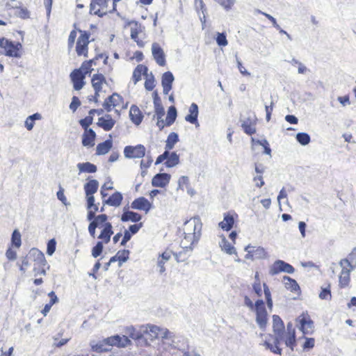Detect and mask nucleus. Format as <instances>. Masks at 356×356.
Returning a JSON list of instances; mask_svg holds the SVG:
<instances>
[{
	"label": "nucleus",
	"instance_id": "f257e3e1",
	"mask_svg": "<svg viewBox=\"0 0 356 356\" xmlns=\"http://www.w3.org/2000/svg\"><path fill=\"white\" fill-rule=\"evenodd\" d=\"M244 304L255 314V321L260 329L266 330L268 321V309L273 307L270 287L266 283L262 285L252 284L249 295L244 296Z\"/></svg>",
	"mask_w": 356,
	"mask_h": 356
},
{
	"label": "nucleus",
	"instance_id": "f03ea898",
	"mask_svg": "<svg viewBox=\"0 0 356 356\" xmlns=\"http://www.w3.org/2000/svg\"><path fill=\"white\" fill-rule=\"evenodd\" d=\"M99 228L101 232L97 238L99 241L92 249V255L97 258L99 257L104 248V244H107L111 240V236L113 234V226L108 221V216L106 214H100L92 219L88 225V232L92 238L96 237V229Z\"/></svg>",
	"mask_w": 356,
	"mask_h": 356
},
{
	"label": "nucleus",
	"instance_id": "7ed1b4c3",
	"mask_svg": "<svg viewBox=\"0 0 356 356\" xmlns=\"http://www.w3.org/2000/svg\"><path fill=\"white\" fill-rule=\"evenodd\" d=\"M202 222L199 218H192L186 221L184 225V236L180 241V252H173L178 262L186 259V252L192 249L193 245L197 243L202 234Z\"/></svg>",
	"mask_w": 356,
	"mask_h": 356
},
{
	"label": "nucleus",
	"instance_id": "20e7f679",
	"mask_svg": "<svg viewBox=\"0 0 356 356\" xmlns=\"http://www.w3.org/2000/svg\"><path fill=\"white\" fill-rule=\"evenodd\" d=\"M91 33L88 31L81 30L74 24L67 38V49L70 51L73 49L77 56L87 58L88 56L89 44Z\"/></svg>",
	"mask_w": 356,
	"mask_h": 356
},
{
	"label": "nucleus",
	"instance_id": "39448f33",
	"mask_svg": "<svg viewBox=\"0 0 356 356\" xmlns=\"http://www.w3.org/2000/svg\"><path fill=\"white\" fill-rule=\"evenodd\" d=\"M47 260L44 254L37 248H31L29 252L22 259L19 269L23 273L31 266H33V271L35 276L45 275V266Z\"/></svg>",
	"mask_w": 356,
	"mask_h": 356
},
{
	"label": "nucleus",
	"instance_id": "423d86ee",
	"mask_svg": "<svg viewBox=\"0 0 356 356\" xmlns=\"http://www.w3.org/2000/svg\"><path fill=\"white\" fill-rule=\"evenodd\" d=\"M280 341H284L286 346L289 347L292 350L296 346V329L291 323H287L286 330H284V334L282 337L280 338L276 336L274 339L273 344L268 341H265L264 346L272 353L281 355L282 350L279 346Z\"/></svg>",
	"mask_w": 356,
	"mask_h": 356
},
{
	"label": "nucleus",
	"instance_id": "0eeeda50",
	"mask_svg": "<svg viewBox=\"0 0 356 356\" xmlns=\"http://www.w3.org/2000/svg\"><path fill=\"white\" fill-rule=\"evenodd\" d=\"M98 60L99 58L96 56L92 59L85 60L79 68L74 69L70 73V76L74 90H79L84 86L86 76L94 70L92 65H96Z\"/></svg>",
	"mask_w": 356,
	"mask_h": 356
},
{
	"label": "nucleus",
	"instance_id": "6e6552de",
	"mask_svg": "<svg viewBox=\"0 0 356 356\" xmlns=\"http://www.w3.org/2000/svg\"><path fill=\"white\" fill-rule=\"evenodd\" d=\"M99 183L96 179H90L84 185V191L86 195L88 220H92L97 216L95 213L98 211L99 207L95 204L94 194L97 191Z\"/></svg>",
	"mask_w": 356,
	"mask_h": 356
},
{
	"label": "nucleus",
	"instance_id": "1a4fd4ad",
	"mask_svg": "<svg viewBox=\"0 0 356 356\" xmlns=\"http://www.w3.org/2000/svg\"><path fill=\"white\" fill-rule=\"evenodd\" d=\"M154 111L156 118V125L160 130H162L165 127L172 125L177 118V109L174 106L169 107L165 120L163 119L165 115V111L161 104L154 106Z\"/></svg>",
	"mask_w": 356,
	"mask_h": 356
},
{
	"label": "nucleus",
	"instance_id": "9d476101",
	"mask_svg": "<svg viewBox=\"0 0 356 356\" xmlns=\"http://www.w3.org/2000/svg\"><path fill=\"white\" fill-rule=\"evenodd\" d=\"M90 10V13L100 17L117 12L111 0H91Z\"/></svg>",
	"mask_w": 356,
	"mask_h": 356
},
{
	"label": "nucleus",
	"instance_id": "9b49d317",
	"mask_svg": "<svg viewBox=\"0 0 356 356\" xmlns=\"http://www.w3.org/2000/svg\"><path fill=\"white\" fill-rule=\"evenodd\" d=\"M124 27L129 29L131 38L136 42L137 45L139 47H143L147 38L145 27L136 21L127 22Z\"/></svg>",
	"mask_w": 356,
	"mask_h": 356
},
{
	"label": "nucleus",
	"instance_id": "f8f14e48",
	"mask_svg": "<svg viewBox=\"0 0 356 356\" xmlns=\"http://www.w3.org/2000/svg\"><path fill=\"white\" fill-rule=\"evenodd\" d=\"M127 104L124 98L119 94L114 92L106 99L103 103L104 109L107 112L115 111L118 115L120 113L127 108Z\"/></svg>",
	"mask_w": 356,
	"mask_h": 356
},
{
	"label": "nucleus",
	"instance_id": "ddd939ff",
	"mask_svg": "<svg viewBox=\"0 0 356 356\" xmlns=\"http://www.w3.org/2000/svg\"><path fill=\"white\" fill-rule=\"evenodd\" d=\"M141 331L147 339L154 341L157 339H167L169 337L170 332L167 328L161 327L152 324L141 325Z\"/></svg>",
	"mask_w": 356,
	"mask_h": 356
},
{
	"label": "nucleus",
	"instance_id": "4468645a",
	"mask_svg": "<svg viewBox=\"0 0 356 356\" xmlns=\"http://www.w3.org/2000/svg\"><path fill=\"white\" fill-rule=\"evenodd\" d=\"M0 47L8 57L19 58L22 56V45L20 42H13L5 38H0Z\"/></svg>",
	"mask_w": 356,
	"mask_h": 356
},
{
	"label": "nucleus",
	"instance_id": "2eb2a0df",
	"mask_svg": "<svg viewBox=\"0 0 356 356\" xmlns=\"http://www.w3.org/2000/svg\"><path fill=\"white\" fill-rule=\"evenodd\" d=\"M91 84L95 90L94 101L97 102L100 92H102L104 87L108 85L106 79L102 74H94L91 78Z\"/></svg>",
	"mask_w": 356,
	"mask_h": 356
},
{
	"label": "nucleus",
	"instance_id": "dca6fc26",
	"mask_svg": "<svg viewBox=\"0 0 356 356\" xmlns=\"http://www.w3.org/2000/svg\"><path fill=\"white\" fill-rule=\"evenodd\" d=\"M299 329L303 334H312L314 332V322L307 312L302 313L297 318Z\"/></svg>",
	"mask_w": 356,
	"mask_h": 356
},
{
	"label": "nucleus",
	"instance_id": "f3484780",
	"mask_svg": "<svg viewBox=\"0 0 356 356\" xmlns=\"http://www.w3.org/2000/svg\"><path fill=\"white\" fill-rule=\"evenodd\" d=\"M146 148L143 145H127L124 148L125 158L130 159H142L145 156Z\"/></svg>",
	"mask_w": 356,
	"mask_h": 356
},
{
	"label": "nucleus",
	"instance_id": "a211bd4d",
	"mask_svg": "<svg viewBox=\"0 0 356 356\" xmlns=\"http://www.w3.org/2000/svg\"><path fill=\"white\" fill-rule=\"evenodd\" d=\"M246 254L245 258L250 260L264 259L267 257L268 254L266 250L260 246H253L248 245L245 248Z\"/></svg>",
	"mask_w": 356,
	"mask_h": 356
},
{
	"label": "nucleus",
	"instance_id": "6ab92c4d",
	"mask_svg": "<svg viewBox=\"0 0 356 356\" xmlns=\"http://www.w3.org/2000/svg\"><path fill=\"white\" fill-rule=\"evenodd\" d=\"M103 343L109 346L125 348L130 346L131 344V341L127 336H120L116 334L104 339L103 340Z\"/></svg>",
	"mask_w": 356,
	"mask_h": 356
},
{
	"label": "nucleus",
	"instance_id": "aec40b11",
	"mask_svg": "<svg viewBox=\"0 0 356 356\" xmlns=\"http://www.w3.org/2000/svg\"><path fill=\"white\" fill-rule=\"evenodd\" d=\"M238 215L234 211H229L223 214V220L218 223V227L223 231L229 232L234 226Z\"/></svg>",
	"mask_w": 356,
	"mask_h": 356
},
{
	"label": "nucleus",
	"instance_id": "412c9836",
	"mask_svg": "<svg viewBox=\"0 0 356 356\" xmlns=\"http://www.w3.org/2000/svg\"><path fill=\"white\" fill-rule=\"evenodd\" d=\"M294 270V268L291 264L282 260H277L270 266L269 273L271 275H277L282 272L292 274Z\"/></svg>",
	"mask_w": 356,
	"mask_h": 356
},
{
	"label": "nucleus",
	"instance_id": "4be33fe9",
	"mask_svg": "<svg viewBox=\"0 0 356 356\" xmlns=\"http://www.w3.org/2000/svg\"><path fill=\"white\" fill-rule=\"evenodd\" d=\"M178 135L176 133L172 132L168 135L165 142V151L156 158L155 164H159L162 163L163 161H165V159L168 155V151L173 149L175 145L178 142Z\"/></svg>",
	"mask_w": 356,
	"mask_h": 356
},
{
	"label": "nucleus",
	"instance_id": "5701e85b",
	"mask_svg": "<svg viewBox=\"0 0 356 356\" xmlns=\"http://www.w3.org/2000/svg\"><path fill=\"white\" fill-rule=\"evenodd\" d=\"M340 264L343 267L339 274V285L340 288L343 289L348 286L350 280V270L348 269L344 266H350V263L348 259H345L341 260Z\"/></svg>",
	"mask_w": 356,
	"mask_h": 356
},
{
	"label": "nucleus",
	"instance_id": "b1692460",
	"mask_svg": "<svg viewBox=\"0 0 356 356\" xmlns=\"http://www.w3.org/2000/svg\"><path fill=\"white\" fill-rule=\"evenodd\" d=\"M152 56L154 57V59L155 60L156 63L161 67H164L166 65V60H165V55L163 50V49L161 47V46L156 43L154 42L152 44Z\"/></svg>",
	"mask_w": 356,
	"mask_h": 356
},
{
	"label": "nucleus",
	"instance_id": "393cba45",
	"mask_svg": "<svg viewBox=\"0 0 356 356\" xmlns=\"http://www.w3.org/2000/svg\"><path fill=\"white\" fill-rule=\"evenodd\" d=\"M170 177V175L168 173L156 174L152 179V185L154 187L165 188L169 184Z\"/></svg>",
	"mask_w": 356,
	"mask_h": 356
},
{
	"label": "nucleus",
	"instance_id": "a878e982",
	"mask_svg": "<svg viewBox=\"0 0 356 356\" xmlns=\"http://www.w3.org/2000/svg\"><path fill=\"white\" fill-rule=\"evenodd\" d=\"M115 124V120L112 118L111 115H106L98 119L97 125L101 127L105 131H111Z\"/></svg>",
	"mask_w": 356,
	"mask_h": 356
},
{
	"label": "nucleus",
	"instance_id": "bb28decb",
	"mask_svg": "<svg viewBox=\"0 0 356 356\" xmlns=\"http://www.w3.org/2000/svg\"><path fill=\"white\" fill-rule=\"evenodd\" d=\"M131 207L134 209L142 210L147 213L152 208V204L146 198L140 197L131 202Z\"/></svg>",
	"mask_w": 356,
	"mask_h": 356
},
{
	"label": "nucleus",
	"instance_id": "cd10ccee",
	"mask_svg": "<svg viewBox=\"0 0 356 356\" xmlns=\"http://www.w3.org/2000/svg\"><path fill=\"white\" fill-rule=\"evenodd\" d=\"M174 76L172 72H166L163 74L161 77V84L163 86V93L168 95L172 89Z\"/></svg>",
	"mask_w": 356,
	"mask_h": 356
},
{
	"label": "nucleus",
	"instance_id": "c85d7f7f",
	"mask_svg": "<svg viewBox=\"0 0 356 356\" xmlns=\"http://www.w3.org/2000/svg\"><path fill=\"white\" fill-rule=\"evenodd\" d=\"M273 330L275 336L282 337L284 334V325L278 315L273 316Z\"/></svg>",
	"mask_w": 356,
	"mask_h": 356
},
{
	"label": "nucleus",
	"instance_id": "c756f323",
	"mask_svg": "<svg viewBox=\"0 0 356 356\" xmlns=\"http://www.w3.org/2000/svg\"><path fill=\"white\" fill-rule=\"evenodd\" d=\"M148 68L146 65L143 64L138 65L134 70L132 74V80L134 84L137 83L141 80L142 76H146L148 74Z\"/></svg>",
	"mask_w": 356,
	"mask_h": 356
},
{
	"label": "nucleus",
	"instance_id": "7c9ffc66",
	"mask_svg": "<svg viewBox=\"0 0 356 356\" xmlns=\"http://www.w3.org/2000/svg\"><path fill=\"white\" fill-rule=\"evenodd\" d=\"M96 134L92 129L84 131L82 135V145L85 147H92L95 145Z\"/></svg>",
	"mask_w": 356,
	"mask_h": 356
},
{
	"label": "nucleus",
	"instance_id": "2f4dec72",
	"mask_svg": "<svg viewBox=\"0 0 356 356\" xmlns=\"http://www.w3.org/2000/svg\"><path fill=\"white\" fill-rule=\"evenodd\" d=\"M129 118L134 124L139 125L143 121V115L137 106L132 105L129 110Z\"/></svg>",
	"mask_w": 356,
	"mask_h": 356
},
{
	"label": "nucleus",
	"instance_id": "473e14b6",
	"mask_svg": "<svg viewBox=\"0 0 356 356\" xmlns=\"http://www.w3.org/2000/svg\"><path fill=\"white\" fill-rule=\"evenodd\" d=\"M189 113L185 117L186 121L191 124H197L198 117V106L195 103H192L188 109Z\"/></svg>",
	"mask_w": 356,
	"mask_h": 356
},
{
	"label": "nucleus",
	"instance_id": "72a5a7b5",
	"mask_svg": "<svg viewBox=\"0 0 356 356\" xmlns=\"http://www.w3.org/2000/svg\"><path fill=\"white\" fill-rule=\"evenodd\" d=\"M123 200V196L120 192H115L108 199L104 200V203L112 207H119Z\"/></svg>",
	"mask_w": 356,
	"mask_h": 356
},
{
	"label": "nucleus",
	"instance_id": "f704fd0d",
	"mask_svg": "<svg viewBox=\"0 0 356 356\" xmlns=\"http://www.w3.org/2000/svg\"><path fill=\"white\" fill-rule=\"evenodd\" d=\"M255 125L256 121L250 118L245 120L241 124V127L244 132L250 136L256 133Z\"/></svg>",
	"mask_w": 356,
	"mask_h": 356
},
{
	"label": "nucleus",
	"instance_id": "c9c22d12",
	"mask_svg": "<svg viewBox=\"0 0 356 356\" xmlns=\"http://www.w3.org/2000/svg\"><path fill=\"white\" fill-rule=\"evenodd\" d=\"M142 216L140 214L131 211H124L121 216V220L122 222L131 221L137 222H139Z\"/></svg>",
	"mask_w": 356,
	"mask_h": 356
},
{
	"label": "nucleus",
	"instance_id": "e433bc0d",
	"mask_svg": "<svg viewBox=\"0 0 356 356\" xmlns=\"http://www.w3.org/2000/svg\"><path fill=\"white\" fill-rule=\"evenodd\" d=\"M125 332L128 335L127 337L134 340L140 339L144 337L143 332L141 331V326L140 330H136L134 326H128L125 328Z\"/></svg>",
	"mask_w": 356,
	"mask_h": 356
},
{
	"label": "nucleus",
	"instance_id": "4c0bfd02",
	"mask_svg": "<svg viewBox=\"0 0 356 356\" xmlns=\"http://www.w3.org/2000/svg\"><path fill=\"white\" fill-rule=\"evenodd\" d=\"M318 297L321 300H330L332 298L331 284L325 282L321 287L318 294Z\"/></svg>",
	"mask_w": 356,
	"mask_h": 356
},
{
	"label": "nucleus",
	"instance_id": "58836bf2",
	"mask_svg": "<svg viewBox=\"0 0 356 356\" xmlns=\"http://www.w3.org/2000/svg\"><path fill=\"white\" fill-rule=\"evenodd\" d=\"M129 255V251L128 250H119L115 256L110 259V262L118 261L120 266L123 262H125L128 259Z\"/></svg>",
	"mask_w": 356,
	"mask_h": 356
},
{
	"label": "nucleus",
	"instance_id": "ea45409f",
	"mask_svg": "<svg viewBox=\"0 0 356 356\" xmlns=\"http://www.w3.org/2000/svg\"><path fill=\"white\" fill-rule=\"evenodd\" d=\"M112 147V141L106 140L103 143H99L96 147V154L97 155L105 154L109 152Z\"/></svg>",
	"mask_w": 356,
	"mask_h": 356
},
{
	"label": "nucleus",
	"instance_id": "a19ab883",
	"mask_svg": "<svg viewBox=\"0 0 356 356\" xmlns=\"http://www.w3.org/2000/svg\"><path fill=\"white\" fill-rule=\"evenodd\" d=\"M165 160H166L165 163V165L168 168H172L177 165L179 163V157L176 152H173L170 153L168 152V155Z\"/></svg>",
	"mask_w": 356,
	"mask_h": 356
},
{
	"label": "nucleus",
	"instance_id": "79ce46f5",
	"mask_svg": "<svg viewBox=\"0 0 356 356\" xmlns=\"http://www.w3.org/2000/svg\"><path fill=\"white\" fill-rule=\"evenodd\" d=\"M172 252L166 250L163 252L158 259V266L160 268V272L163 273L165 271L164 264L171 257Z\"/></svg>",
	"mask_w": 356,
	"mask_h": 356
},
{
	"label": "nucleus",
	"instance_id": "37998d69",
	"mask_svg": "<svg viewBox=\"0 0 356 356\" xmlns=\"http://www.w3.org/2000/svg\"><path fill=\"white\" fill-rule=\"evenodd\" d=\"M284 282L285 287L291 291L296 292L300 289L297 282L290 277L284 276Z\"/></svg>",
	"mask_w": 356,
	"mask_h": 356
},
{
	"label": "nucleus",
	"instance_id": "c03bdc74",
	"mask_svg": "<svg viewBox=\"0 0 356 356\" xmlns=\"http://www.w3.org/2000/svg\"><path fill=\"white\" fill-rule=\"evenodd\" d=\"M77 167L83 172L94 173L97 171V166L90 162L79 163Z\"/></svg>",
	"mask_w": 356,
	"mask_h": 356
},
{
	"label": "nucleus",
	"instance_id": "a18cd8bd",
	"mask_svg": "<svg viewBox=\"0 0 356 356\" xmlns=\"http://www.w3.org/2000/svg\"><path fill=\"white\" fill-rule=\"evenodd\" d=\"M144 86L148 91H152L156 86V80L152 72H150L145 77Z\"/></svg>",
	"mask_w": 356,
	"mask_h": 356
},
{
	"label": "nucleus",
	"instance_id": "49530a36",
	"mask_svg": "<svg viewBox=\"0 0 356 356\" xmlns=\"http://www.w3.org/2000/svg\"><path fill=\"white\" fill-rule=\"evenodd\" d=\"M22 245V236L21 234L17 229H15L11 236L10 245L15 248L19 249Z\"/></svg>",
	"mask_w": 356,
	"mask_h": 356
},
{
	"label": "nucleus",
	"instance_id": "de8ad7c7",
	"mask_svg": "<svg viewBox=\"0 0 356 356\" xmlns=\"http://www.w3.org/2000/svg\"><path fill=\"white\" fill-rule=\"evenodd\" d=\"M49 296L50 297V302L48 304H46L43 308V309L41 311L42 314L44 316H46L47 313L51 309V307L54 304H55L57 300V296H56L55 293L54 291H51L49 293Z\"/></svg>",
	"mask_w": 356,
	"mask_h": 356
},
{
	"label": "nucleus",
	"instance_id": "09e8293b",
	"mask_svg": "<svg viewBox=\"0 0 356 356\" xmlns=\"http://www.w3.org/2000/svg\"><path fill=\"white\" fill-rule=\"evenodd\" d=\"M41 115L40 113H34L32 115L29 116L25 120V127L29 131H31L35 124V120H40Z\"/></svg>",
	"mask_w": 356,
	"mask_h": 356
},
{
	"label": "nucleus",
	"instance_id": "8fccbe9b",
	"mask_svg": "<svg viewBox=\"0 0 356 356\" xmlns=\"http://www.w3.org/2000/svg\"><path fill=\"white\" fill-rule=\"evenodd\" d=\"M197 5L196 7L197 11L198 13L201 12L203 15L202 17L200 18L201 22L203 24L206 23V14H207V8L206 5L204 3L203 0H198L197 2Z\"/></svg>",
	"mask_w": 356,
	"mask_h": 356
},
{
	"label": "nucleus",
	"instance_id": "3c124183",
	"mask_svg": "<svg viewBox=\"0 0 356 356\" xmlns=\"http://www.w3.org/2000/svg\"><path fill=\"white\" fill-rule=\"evenodd\" d=\"M220 247L223 251L229 254H233L236 252L235 248L229 243L225 238L222 241V243L220 244Z\"/></svg>",
	"mask_w": 356,
	"mask_h": 356
},
{
	"label": "nucleus",
	"instance_id": "603ef678",
	"mask_svg": "<svg viewBox=\"0 0 356 356\" xmlns=\"http://www.w3.org/2000/svg\"><path fill=\"white\" fill-rule=\"evenodd\" d=\"M93 118L92 116H86L79 120V124L84 131L91 129L90 126L92 124Z\"/></svg>",
	"mask_w": 356,
	"mask_h": 356
},
{
	"label": "nucleus",
	"instance_id": "864d4df0",
	"mask_svg": "<svg viewBox=\"0 0 356 356\" xmlns=\"http://www.w3.org/2000/svg\"><path fill=\"white\" fill-rule=\"evenodd\" d=\"M252 140L253 143H255L256 144H258V145L262 146L264 147V152L265 154H266L269 156L271 155V149L270 147L268 142L266 140H265V139L261 140H257L254 141V140L252 138Z\"/></svg>",
	"mask_w": 356,
	"mask_h": 356
},
{
	"label": "nucleus",
	"instance_id": "5fc2aeb1",
	"mask_svg": "<svg viewBox=\"0 0 356 356\" xmlns=\"http://www.w3.org/2000/svg\"><path fill=\"white\" fill-rule=\"evenodd\" d=\"M296 139L302 145H306L310 142V136L306 133H298Z\"/></svg>",
	"mask_w": 356,
	"mask_h": 356
},
{
	"label": "nucleus",
	"instance_id": "6e6d98bb",
	"mask_svg": "<svg viewBox=\"0 0 356 356\" xmlns=\"http://www.w3.org/2000/svg\"><path fill=\"white\" fill-rule=\"evenodd\" d=\"M113 189V186L112 181H108L105 182L102 185V186L101 188V191H100L102 198H104L108 195V194L106 193V191H111Z\"/></svg>",
	"mask_w": 356,
	"mask_h": 356
},
{
	"label": "nucleus",
	"instance_id": "4d7b16f0",
	"mask_svg": "<svg viewBox=\"0 0 356 356\" xmlns=\"http://www.w3.org/2000/svg\"><path fill=\"white\" fill-rule=\"evenodd\" d=\"M226 10H229L234 5L235 0H215Z\"/></svg>",
	"mask_w": 356,
	"mask_h": 356
},
{
	"label": "nucleus",
	"instance_id": "13d9d810",
	"mask_svg": "<svg viewBox=\"0 0 356 356\" xmlns=\"http://www.w3.org/2000/svg\"><path fill=\"white\" fill-rule=\"evenodd\" d=\"M256 12L257 13H259V14L264 15L268 20L270 21V22L272 23L273 26L275 28H276L277 29H280V26L277 23L276 19L273 16H271L270 15H269V14H268L266 13L262 12L260 10H257Z\"/></svg>",
	"mask_w": 356,
	"mask_h": 356
},
{
	"label": "nucleus",
	"instance_id": "bf43d9fd",
	"mask_svg": "<svg viewBox=\"0 0 356 356\" xmlns=\"http://www.w3.org/2000/svg\"><path fill=\"white\" fill-rule=\"evenodd\" d=\"M56 240L54 238L49 240L47 243V254L52 255L56 250Z\"/></svg>",
	"mask_w": 356,
	"mask_h": 356
},
{
	"label": "nucleus",
	"instance_id": "052dcab7",
	"mask_svg": "<svg viewBox=\"0 0 356 356\" xmlns=\"http://www.w3.org/2000/svg\"><path fill=\"white\" fill-rule=\"evenodd\" d=\"M13 248L10 245L6 252V257L9 261H14L17 259V252L13 250Z\"/></svg>",
	"mask_w": 356,
	"mask_h": 356
},
{
	"label": "nucleus",
	"instance_id": "680f3d73",
	"mask_svg": "<svg viewBox=\"0 0 356 356\" xmlns=\"http://www.w3.org/2000/svg\"><path fill=\"white\" fill-rule=\"evenodd\" d=\"M253 182L256 187L261 188L265 184L263 174H257V175L253 177Z\"/></svg>",
	"mask_w": 356,
	"mask_h": 356
},
{
	"label": "nucleus",
	"instance_id": "e2e57ef3",
	"mask_svg": "<svg viewBox=\"0 0 356 356\" xmlns=\"http://www.w3.org/2000/svg\"><path fill=\"white\" fill-rule=\"evenodd\" d=\"M179 187L184 190V188H188L189 186V179L186 176H181L178 180Z\"/></svg>",
	"mask_w": 356,
	"mask_h": 356
},
{
	"label": "nucleus",
	"instance_id": "0e129e2a",
	"mask_svg": "<svg viewBox=\"0 0 356 356\" xmlns=\"http://www.w3.org/2000/svg\"><path fill=\"white\" fill-rule=\"evenodd\" d=\"M216 42H217V44L219 46H222V47L226 46L227 44V43H228L227 38H226V35L223 33H218V35H217V38H216Z\"/></svg>",
	"mask_w": 356,
	"mask_h": 356
},
{
	"label": "nucleus",
	"instance_id": "69168bd1",
	"mask_svg": "<svg viewBox=\"0 0 356 356\" xmlns=\"http://www.w3.org/2000/svg\"><path fill=\"white\" fill-rule=\"evenodd\" d=\"M315 346V339L314 338H305V341L302 345V348L304 350H309L314 347Z\"/></svg>",
	"mask_w": 356,
	"mask_h": 356
},
{
	"label": "nucleus",
	"instance_id": "338daca9",
	"mask_svg": "<svg viewBox=\"0 0 356 356\" xmlns=\"http://www.w3.org/2000/svg\"><path fill=\"white\" fill-rule=\"evenodd\" d=\"M81 105V102L79 99L74 96L72 99V102L70 103V108L72 111H76L78 107Z\"/></svg>",
	"mask_w": 356,
	"mask_h": 356
},
{
	"label": "nucleus",
	"instance_id": "774afa93",
	"mask_svg": "<svg viewBox=\"0 0 356 356\" xmlns=\"http://www.w3.org/2000/svg\"><path fill=\"white\" fill-rule=\"evenodd\" d=\"M142 225H143L142 222H140V223H138V224L131 225L129 226L128 231L131 234H136L139 231V229H140Z\"/></svg>",
	"mask_w": 356,
	"mask_h": 356
}]
</instances>
